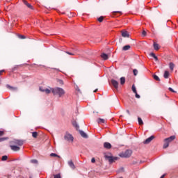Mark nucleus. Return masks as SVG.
Wrapping results in <instances>:
<instances>
[{"mask_svg": "<svg viewBox=\"0 0 178 178\" xmlns=\"http://www.w3.org/2000/svg\"><path fill=\"white\" fill-rule=\"evenodd\" d=\"M51 92L54 95H58L60 98L65 95V90L61 88H51Z\"/></svg>", "mask_w": 178, "mask_h": 178, "instance_id": "f257e3e1", "label": "nucleus"}, {"mask_svg": "<svg viewBox=\"0 0 178 178\" xmlns=\"http://www.w3.org/2000/svg\"><path fill=\"white\" fill-rule=\"evenodd\" d=\"M175 138L176 136H172L169 138L164 139L163 148H168V147H169V143H172V141H173V140H175Z\"/></svg>", "mask_w": 178, "mask_h": 178, "instance_id": "f03ea898", "label": "nucleus"}, {"mask_svg": "<svg viewBox=\"0 0 178 178\" xmlns=\"http://www.w3.org/2000/svg\"><path fill=\"white\" fill-rule=\"evenodd\" d=\"M131 154H133V152L130 149H127L124 153L121 154L120 156L121 158H130L131 156Z\"/></svg>", "mask_w": 178, "mask_h": 178, "instance_id": "7ed1b4c3", "label": "nucleus"}, {"mask_svg": "<svg viewBox=\"0 0 178 178\" xmlns=\"http://www.w3.org/2000/svg\"><path fill=\"white\" fill-rule=\"evenodd\" d=\"M64 139L66 141H68V143H73V140H74V138H73V136H72V134L69 133L65 134V135L64 136Z\"/></svg>", "mask_w": 178, "mask_h": 178, "instance_id": "20e7f679", "label": "nucleus"}, {"mask_svg": "<svg viewBox=\"0 0 178 178\" xmlns=\"http://www.w3.org/2000/svg\"><path fill=\"white\" fill-rule=\"evenodd\" d=\"M104 157L106 158V159H108V161L110 163H113V162H115V161H118V157H113V156H109L108 154H106L104 156Z\"/></svg>", "mask_w": 178, "mask_h": 178, "instance_id": "39448f33", "label": "nucleus"}, {"mask_svg": "<svg viewBox=\"0 0 178 178\" xmlns=\"http://www.w3.org/2000/svg\"><path fill=\"white\" fill-rule=\"evenodd\" d=\"M11 144H15L17 147H22V145H23V140H14L11 141Z\"/></svg>", "mask_w": 178, "mask_h": 178, "instance_id": "423d86ee", "label": "nucleus"}, {"mask_svg": "<svg viewBox=\"0 0 178 178\" xmlns=\"http://www.w3.org/2000/svg\"><path fill=\"white\" fill-rule=\"evenodd\" d=\"M111 83L116 90L119 88V82H118V81L115 79H111Z\"/></svg>", "mask_w": 178, "mask_h": 178, "instance_id": "0eeeda50", "label": "nucleus"}, {"mask_svg": "<svg viewBox=\"0 0 178 178\" xmlns=\"http://www.w3.org/2000/svg\"><path fill=\"white\" fill-rule=\"evenodd\" d=\"M155 138V136H152L149 138H147L145 141H144V144H149L150 142L152 141V140H154Z\"/></svg>", "mask_w": 178, "mask_h": 178, "instance_id": "6e6552de", "label": "nucleus"}, {"mask_svg": "<svg viewBox=\"0 0 178 178\" xmlns=\"http://www.w3.org/2000/svg\"><path fill=\"white\" fill-rule=\"evenodd\" d=\"M10 147L13 151H20L19 146L11 145Z\"/></svg>", "mask_w": 178, "mask_h": 178, "instance_id": "1a4fd4ad", "label": "nucleus"}, {"mask_svg": "<svg viewBox=\"0 0 178 178\" xmlns=\"http://www.w3.org/2000/svg\"><path fill=\"white\" fill-rule=\"evenodd\" d=\"M104 147L106 149H111L112 148V145L108 142L104 143Z\"/></svg>", "mask_w": 178, "mask_h": 178, "instance_id": "9d476101", "label": "nucleus"}, {"mask_svg": "<svg viewBox=\"0 0 178 178\" xmlns=\"http://www.w3.org/2000/svg\"><path fill=\"white\" fill-rule=\"evenodd\" d=\"M121 33L122 37L124 38H129V37H130V35L129 34V32H127V31H122Z\"/></svg>", "mask_w": 178, "mask_h": 178, "instance_id": "9b49d317", "label": "nucleus"}, {"mask_svg": "<svg viewBox=\"0 0 178 178\" xmlns=\"http://www.w3.org/2000/svg\"><path fill=\"white\" fill-rule=\"evenodd\" d=\"M22 2L24 3V5H26V6H27V8H29V9H33V6H31V4H30V3H29V2H27V1L22 0Z\"/></svg>", "mask_w": 178, "mask_h": 178, "instance_id": "f8f14e48", "label": "nucleus"}, {"mask_svg": "<svg viewBox=\"0 0 178 178\" xmlns=\"http://www.w3.org/2000/svg\"><path fill=\"white\" fill-rule=\"evenodd\" d=\"M40 90L42 92H46V94H51V91H52L51 90H49L48 88L47 89H42L41 88H40Z\"/></svg>", "mask_w": 178, "mask_h": 178, "instance_id": "ddd939ff", "label": "nucleus"}, {"mask_svg": "<svg viewBox=\"0 0 178 178\" xmlns=\"http://www.w3.org/2000/svg\"><path fill=\"white\" fill-rule=\"evenodd\" d=\"M153 47H154L155 51H159V49L161 48L159 44L158 43H156V42H154Z\"/></svg>", "mask_w": 178, "mask_h": 178, "instance_id": "4468645a", "label": "nucleus"}, {"mask_svg": "<svg viewBox=\"0 0 178 178\" xmlns=\"http://www.w3.org/2000/svg\"><path fill=\"white\" fill-rule=\"evenodd\" d=\"M101 58H102L104 60H108V54L103 53L101 55Z\"/></svg>", "mask_w": 178, "mask_h": 178, "instance_id": "2eb2a0df", "label": "nucleus"}, {"mask_svg": "<svg viewBox=\"0 0 178 178\" xmlns=\"http://www.w3.org/2000/svg\"><path fill=\"white\" fill-rule=\"evenodd\" d=\"M97 122L99 124H101V123H106V120H105V119L98 118Z\"/></svg>", "mask_w": 178, "mask_h": 178, "instance_id": "dca6fc26", "label": "nucleus"}, {"mask_svg": "<svg viewBox=\"0 0 178 178\" xmlns=\"http://www.w3.org/2000/svg\"><path fill=\"white\" fill-rule=\"evenodd\" d=\"M79 133H80L81 137H83V138H87V137H88L87 134H86L84 131H79Z\"/></svg>", "mask_w": 178, "mask_h": 178, "instance_id": "f3484780", "label": "nucleus"}, {"mask_svg": "<svg viewBox=\"0 0 178 178\" xmlns=\"http://www.w3.org/2000/svg\"><path fill=\"white\" fill-rule=\"evenodd\" d=\"M68 165H69V166H70V168H72V169H74V168H76L74 166V163H73V161H72V160L68 161Z\"/></svg>", "mask_w": 178, "mask_h": 178, "instance_id": "a211bd4d", "label": "nucleus"}, {"mask_svg": "<svg viewBox=\"0 0 178 178\" xmlns=\"http://www.w3.org/2000/svg\"><path fill=\"white\" fill-rule=\"evenodd\" d=\"M6 87L7 88H9V90H11L12 91H16V90H17V88L10 86V85H7Z\"/></svg>", "mask_w": 178, "mask_h": 178, "instance_id": "6ab92c4d", "label": "nucleus"}, {"mask_svg": "<svg viewBox=\"0 0 178 178\" xmlns=\"http://www.w3.org/2000/svg\"><path fill=\"white\" fill-rule=\"evenodd\" d=\"M131 47L130 45H125L122 47V51H129Z\"/></svg>", "mask_w": 178, "mask_h": 178, "instance_id": "aec40b11", "label": "nucleus"}, {"mask_svg": "<svg viewBox=\"0 0 178 178\" xmlns=\"http://www.w3.org/2000/svg\"><path fill=\"white\" fill-rule=\"evenodd\" d=\"M169 71H165L163 77L164 79H169Z\"/></svg>", "mask_w": 178, "mask_h": 178, "instance_id": "412c9836", "label": "nucleus"}, {"mask_svg": "<svg viewBox=\"0 0 178 178\" xmlns=\"http://www.w3.org/2000/svg\"><path fill=\"white\" fill-rule=\"evenodd\" d=\"M126 83V78L124 77H121L120 78V84L121 86H123Z\"/></svg>", "mask_w": 178, "mask_h": 178, "instance_id": "4be33fe9", "label": "nucleus"}, {"mask_svg": "<svg viewBox=\"0 0 178 178\" xmlns=\"http://www.w3.org/2000/svg\"><path fill=\"white\" fill-rule=\"evenodd\" d=\"M169 66H170V70L173 72V70L175 69V64L173 63H170Z\"/></svg>", "mask_w": 178, "mask_h": 178, "instance_id": "5701e85b", "label": "nucleus"}, {"mask_svg": "<svg viewBox=\"0 0 178 178\" xmlns=\"http://www.w3.org/2000/svg\"><path fill=\"white\" fill-rule=\"evenodd\" d=\"M138 124H140V126H142V124H144V122H143V120L141 119V118L138 117Z\"/></svg>", "mask_w": 178, "mask_h": 178, "instance_id": "b1692460", "label": "nucleus"}, {"mask_svg": "<svg viewBox=\"0 0 178 178\" xmlns=\"http://www.w3.org/2000/svg\"><path fill=\"white\" fill-rule=\"evenodd\" d=\"M132 91L134 92V94H137V89H136L135 85H132Z\"/></svg>", "mask_w": 178, "mask_h": 178, "instance_id": "393cba45", "label": "nucleus"}, {"mask_svg": "<svg viewBox=\"0 0 178 178\" xmlns=\"http://www.w3.org/2000/svg\"><path fill=\"white\" fill-rule=\"evenodd\" d=\"M150 56H152L156 60H158V57L154 53H150Z\"/></svg>", "mask_w": 178, "mask_h": 178, "instance_id": "a878e982", "label": "nucleus"}, {"mask_svg": "<svg viewBox=\"0 0 178 178\" xmlns=\"http://www.w3.org/2000/svg\"><path fill=\"white\" fill-rule=\"evenodd\" d=\"M38 136V133L37 132L32 133V137H33V138H37Z\"/></svg>", "mask_w": 178, "mask_h": 178, "instance_id": "bb28decb", "label": "nucleus"}, {"mask_svg": "<svg viewBox=\"0 0 178 178\" xmlns=\"http://www.w3.org/2000/svg\"><path fill=\"white\" fill-rule=\"evenodd\" d=\"M153 77H154V80H156V81H161V79H159V76L157 75H154Z\"/></svg>", "mask_w": 178, "mask_h": 178, "instance_id": "cd10ccee", "label": "nucleus"}, {"mask_svg": "<svg viewBox=\"0 0 178 178\" xmlns=\"http://www.w3.org/2000/svg\"><path fill=\"white\" fill-rule=\"evenodd\" d=\"M65 53H67V55H71V56H74L76 55V53H72L70 51H65Z\"/></svg>", "mask_w": 178, "mask_h": 178, "instance_id": "c85d7f7f", "label": "nucleus"}, {"mask_svg": "<svg viewBox=\"0 0 178 178\" xmlns=\"http://www.w3.org/2000/svg\"><path fill=\"white\" fill-rule=\"evenodd\" d=\"M98 22H99V23H102V22H104V17H100L98 18Z\"/></svg>", "mask_w": 178, "mask_h": 178, "instance_id": "c756f323", "label": "nucleus"}, {"mask_svg": "<svg viewBox=\"0 0 178 178\" xmlns=\"http://www.w3.org/2000/svg\"><path fill=\"white\" fill-rule=\"evenodd\" d=\"M133 73L134 76H137V74H138V71L135 69L133 70Z\"/></svg>", "mask_w": 178, "mask_h": 178, "instance_id": "7c9ffc66", "label": "nucleus"}, {"mask_svg": "<svg viewBox=\"0 0 178 178\" xmlns=\"http://www.w3.org/2000/svg\"><path fill=\"white\" fill-rule=\"evenodd\" d=\"M8 160V156H3L1 158V161H7Z\"/></svg>", "mask_w": 178, "mask_h": 178, "instance_id": "2f4dec72", "label": "nucleus"}, {"mask_svg": "<svg viewBox=\"0 0 178 178\" xmlns=\"http://www.w3.org/2000/svg\"><path fill=\"white\" fill-rule=\"evenodd\" d=\"M72 124H73L74 127H76V129H79V125L77 124L76 122H73Z\"/></svg>", "mask_w": 178, "mask_h": 178, "instance_id": "473e14b6", "label": "nucleus"}, {"mask_svg": "<svg viewBox=\"0 0 178 178\" xmlns=\"http://www.w3.org/2000/svg\"><path fill=\"white\" fill-rule=\"evenodd\" d=\"M142 35H143V37H145L147 35V31H143Z\"/></svg>", "mask_w": 178, "mask_h": 178, "instance_id": "72a5a7b5", "label": "nucleus"}, {"mask_svg": "<svg viewBox=\"0 0 178 178\" xmlns=\"http://www.w3.org/2000/svg\"><path fill=\"white\" fill-rule=\"evenodd\" d=\"M50 156H58V158H59V156H58V154H55V153H51L50 154Z\"/></svg>", "mask_w": 178, "mask_h": 178, "instance_id": "f704fd0d", "label": "nucleus"}, {"mask_svg": "<svg viewBox=\"0 0 178 178\" xmlns=\"http://www.w3.org/2000/svg\"><path fill=\"white\" fill-rule=\"evenodd\" d=\"M32 163H38V161L36 159L31 160V161Z\"/></svg>", "mask_w": 178, "mask_h": 178, "instance_id": "c9c22d12", "label": "nucleus"}, {"mask_svg": "<svg viewBox=\"0 0 178 178\" xmlns=\"http://www.w3.org/2000/svg\"><path fill=\"white\" fill-rule=\"evenodd\" d=\"M54 178H61L60 174H57L54 175Z\"/></svg>", "mask_w": 178, "mask_h": 178, "instance_id": "e433bc0d", "label": "nucleus"}, {"mask_svg": "<svg viewBox=\"0 0 178 178\" xmlns=\"http://www.w3.org/2000/svg\"><path fill=\"white\" fill-rule=\"evenodd\" d=\"M19 38H22V40H24V38H26V36H25V35H19Z\"/></svg>", "mask_w": 178, "mask_h": 178, "instance_id": "4c0bfd02", "label": "nucleus"}, {"mask_svg": "<svg viewBox=\"0 0 178 178\" xmlns=\"http://www.w3.org/2000/svg\"><path fill=\"white\" fill-rule=\"evenodd\" d=\"M168 90L169 91H171V92H176V91H175L172 88H169Z\"/></svg>", "mask_w": 178, "mask_h": 178, "instance_id": "58836bf2", "label": "nucleus"}, {"mask_svg": "<svg viewBox=\"0 0 178 178\" xmlns=\"http://www.w3.org/2000/svg\"><path fill=\"white\" fill-rule=\"evenodd\" d=\"M3 134H5V132H3V131H0V137H2Z\"/></svg>", "mask_w": 178, "mask_h": 178, "instance_id": "ea45409f", "label": "nucleus"}, {"mask_svg": "<svg viewBox=\"0 0 178 178\" xmlns=\"http://www.w3.org/2000/svg\"><path fill=\"white\" fill-rule=\"evenodd\" d=\"M135 96H136V98H138V99L140 97V95H138L137 92L136 93H135Z\"/></svg>", "mask_w": 178, "mask_h": 178, "instance_id": "a19ab883", "label": "nucleus"}, {"mask_svg": "<svg viewBox=\"0 0 178 178\" xmlns=\"http://www.w3.org/2000/svg\"><path fill=\"white\" fill-rule=\"evenodd\" d=\"M5 140H6V138H0V143L2 141H5Z\"/></svg>", "mask_w": 178, "mask_h": 178, "instance_id": "79ce46f5", "label": "nucleus"}, {"mask_svg": "<svg viewBox=\"0 0 178 178\" xmlns=\"http://www.w3.org/2000/svg\"><path fill=\"white\" fill-rule=\"evenodd\" d=\"M91 162H92V163H95V158H92V159H91Z\"/></svg>", "mask_w": 178, "mask_h": 178, "instance_id": "37998d69", "label": "nucleus"}, {"mask_svg": "<svg viewBox=\"0 0 178 178\" xmlns=\"http://www.w3.org/2000/svg\"><path fill=\"white\" fill-rule=\"evenodd\" d=\"M3 72H5V70H0V76H2V74L3 73Z\"/></svg>", "mask_w": 178, "mask_h": 178, "instance_id": "c03bdc74", "label": "nucleus"}, {"mask_svg": "<svg viewBox=\"0 0 178 178\" xmlns=\"http://www.w3.org/2000/svg\"><path fill=\"white\" fill-rule=\"evenodd\" d=\"M127 113H128V115H130V111L127 110Z\"/></svg>", "mask_w": 178, "mask_h": 178, "instance_id": "a18cd8bd", "label": "nucleus"}, {"mask_svg": "<svg viewBox=\"0 0 178 178\" xmlns=\"http://www.w3.org/2000/svg\"><path fill=\"white\" fill-rule=\"evenodd\" d=\"M160 178H165V175H163Z\"/></svg>", "mask_w": 178, "mask_h": 178, "instance_id": "49530a36", "label": "nucleus"}, {"mask_svg": "<svg viewBox=\"0 0 178 178\" xmlns=\"http://www.w3.org/2000/svg\"><path fill=\"white\" fill-rule=\"evenodd\" d=\"M98 91V89H96L95 90H94V92H97Z\"/></svg>", "mask_w": 178, "mask_h": 178, "instance_id": "de8ad7c7", "label": "nucleus"}, {"mask_svg": "<svg viewBox=\"0 0 178 178\" xmlns=\"http://www.w3.org/2000/svg\"><path fill=\"white\" fill-rule=\"evenodd\" d=\"M133 165H136V163L133 162Z\"/></svg>", "mask_w": 178, "mask_h": 178, "instance_id": "09e8293b", "label": "nucleus"}, {"mask_svg": "<svg viewBox=\"0 0 178 178\" xmlns=\"http://www.w3.org/2000/svg\"><path fill=\"white\" fill-rule=\"evenodd\" d=\"M113 13H116V12H114Z\"/></svg>", "mask_w": 178, "mask_h": 178, "instance_id": "8fccbe9b", "label": "nucleus"}]
</instances>
